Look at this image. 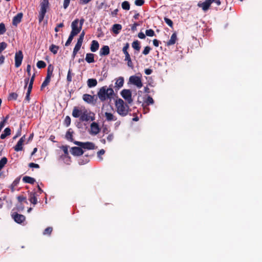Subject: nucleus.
<instances>
[{
	"label": "nucleus",
	"mask_w": 262,
	"mask_h": 262,
	"mask_svg": "<svg viewBox=\"0 0 262 262\" xmlns=\"http://www.w3.org/2000/svg\"><path fill=\"white\" fill-rule=\"evenodd\" d=\"M115 105L116 111L119 115L124 117L128 114L129 111V107L122 99L120 98L116 99Z\"/></svg>",
	"instance_id": "1"
},
{
	"label": "nucleus",
	"mask_w": 262,
	"mask_h": 262,
	"mask_svg": "<svg viewBox=\"0 0 262 262\" xmlns=\"http://www.w3.org/2000/svg\"><path fill=\"white\" fill-rule=\"evenodd\" d=\"M114 94V90L112 88H109L107 86H104L99 89L97 93V96L102 102L105 101L106 100L111 99Z\"/></svg>",
	"instance_id": "2"
},
{
	"label": "nucleus",
	"mask_w": 262,
	"mask_h": 262,
	"mask_svg": "<svg viewBox=\"0 0 262 262\" xmlns=\"http://www.w3.org/2000/svg\"><path fill=\"white\" fill-rule=\"evenodd\" d=\"M40 9L39 12L38 20L41 23L45 16L47 9L49 7V0H41L40 3Z\"/></svg>",
	"instance_id": "3"
},
{
	"label": "nucleus",
	"mask_w": 262,
	"mask_h": 262,
	"mask_svg": "<svg viewBox=\"0 0 262 262\" xmlns=\"http://www.w3.org/2000/svg\"><path fill=\"white\" fill-rule=\"evenodd\" d=\"M95 114L91 111L86 110H83L80 120L81 121H94L95 120Z\"/></svg>",
	"instance_id": "4"
},
{
	"label": "nucleus",
	"mask_w": 262,
	"mask_h": 262,
	"mask_svg": "<svg viewBox=\"0 0 262 262\" xmlns=\"http://www.w3.org/2000/svg\"><path fill=\"white\" fill-rule=\"evenodd\" d=\"M121 94L122 97L127 102L128 104H131L133 102V99L132 98V92L129 90L124 89L123 90Z\"/></svg>",
	"instance_id": "5"
},
{
	"label": "nucleus",
	"mask_w": 262,
	"mask_h": 262,
	"mask_svg": "<svg viewBox=\"0 0 262 262\" xmlns=\"http://www.w3.org/2000/svg\"><path fill=\"white\" fill-rule=\"evenodd\" d=\"M74 143L81 148L87 149H93L95 147L94 144L90 142H81L79 141H74Z\"/></svg>",
	"instance_id": "6"
},
{
	"label": "nucleus",
	"mask_w": 262,
	"mask_h": 262,
	"mask_svg": "<svg viewBox=\"0 0 262 262\" xmlns=\"http://www.w3.org/2000/svg\"><path fill=\"white\" fill-rule=\"evenodd\" d=\"M129 81L133 84L136 85L138 88H141L143 84L141 78L136 76H132L129 78Z\"/></svg>",
	"instance_id": "7"
},
{
	"label": "nucleus",
	"mask_w": 262,
	"mask_h": 262,
	"mask_svg": "<svg viewBox=\"0 0 262 262\" xmlns=\"http://www.w3.org/2000/svg\"><path fill=\"white\" fill-rule=\"evenodd\" d=\"M72 31L71 32L77 35L81 31L82 28L79 25V19H76L71 24Z\"/></svg>",
	"instance_id": "8"
},
{
	"label": "nucleus",
	"mask_w": 262,
	"mask_h": 262,
	"mask_svg": "<svg viewBox=\"0 0 262 262\" xmlns=\"http://www.w3.org/2000/svg\"><path fill=\"white\" fill-rule=\"evenodd\" d=\"M23 59V53L21 51L16 52L15 55V66L18 68L21 64Z\"/></svg>",
	"instance_id": "9"
},
{
	"label": "nucleus",
	"mask_w": 262,
	"mask_h": 262,
	"mask_svg": "<svg viewBox=\"0 0 262 262\" xmlns=\"http://www.w3.org/2000/svg\"><path fill=\"white\" fill-rule=\"evenodd\" d=\"M95 96H92L89 94H85L83 95V100L88 103L93 104L95 103L96 100L94 99Z\"/></svg>",
	"instance_id": "10"
},
{
	"label": "nucleus",
	"mask_w": 262,
	"mask_h": 262,
	"mask_svg": "<svg viewBox=\"0 0 262 262\" xmlns=\"http://www.w3.org/2000/svg\"><path fill=\"white\" fill-rule=\"evenodd\" d=\"M100 132V128L98 124L96 122H93L91 124V134L92 135H96Z\"/></svg>",
	"instance_id": "11"
},
{
	"label": "nucleus",
	"mask_w": 262,
	"mask_h": 262,
	"mask_svg": "<svg viewBox=\"0 0 262 262\" xmlns=\"http://www.w3.org/2000/svg\"><path fill=\"white\" fill-rule=\"evenodd\" d=\"M71 154L75 156H79L83 154V151L81 148L79 147H73L70 150Z\"/></svg>",
	"instance_id": "12"
},
{
	"label": "nucleus",
	"mask_w": 262,
	"mask_h": 262,
	"mask_svg": "<svg viewBox=\"0 0 262 262\" xmlns=\"http://www.w3.org/2000/svg\"><path fill=\"white\" fill-rule=\"evenodd\" d=\"M25 140V136H23L18 141L16 145L14 147L16 151H20L23 149V144Z\"/></svg>",
	"instance_id": "13"
},
{
	"label": "nucleus",
	"mask_w": 262,
	"mask_h": 262,
	"mask_svg": "<svg viewBox=\"0 0 262 262\" xmlns=\"http://www.w3.org/2000/svg\"><path fill=\"white\" fill-rule=\"evenodd\" d=\"M14 221L17 223H21L25 220V216L23 215L15 213L12 215Z\"/></svg>",
	"instance_id": "14"
},
{
	"label": "nucleus",
	"mask_w": 262,
	"mask_h": 262,
	"mask_svg": "<svg viewBox=\"0 0 262 262\" xmlns=\"http://www.w3.org/2000/svg\"><path fill=\"white\" fill-rule=\"evenodd\" d=\"M23 14L22 13H18L13 18L12 24L14 26H17L21 20Z\"/></svg>",
	"instance_id": "15"
},
{
	"label": "nucleus",
	"mask_w": 262,
	"mask_h": 262,
	"mask_svg": "<svg viewBox=\"0 0 262 262\" xmlns=\"http://www.w3.org/2000/svg\"><path fill=\"white\" fill-rule=\"evenodd\" d=\"M210 5H211L209 4V3L207 0L202 3H199L198 4V6L202 8L203 10L204 11H206L207 10H208Z\"/></svg>",
	"instance_id": "16"
},
{
	"label": "nucleus",
	"mask_w": 262,
	"mask_h": 262,
	"mask_svg": "<svg viewBox=\"0 0 262 262\" xmlns=\"http://www.w3.org/2000/svg\"><path fill=\"white\" fill-rule=\"evenodd\" d=\"M106 120L107 121H116L117 118L113 114L108 112H105L104 114Z\"/></svg>",
	"instance_id": "17"
},
{
	"label": "nucleus",
	"mask_w": 262,
	"mask_h": 262,
	"mask_svg": "<svg viewBox=\"0 0 262 262\" xmlns=\"http://www.w3.org/2000/svg\"><path fill=\"white\" fill-rule=\"evenodd\" d=\"M110 53V48L107 46H104L100 51V56H106Z\"/></svg>",
	"instance_id": "18"
},
{
	"label": "nucleus",
	"mask_w": 262,
	"mask_h": 262,
	"mask_svg": "<svg viewBox=\"0 0 262 262\" xmlns=\"http://www.w3.org/2000/svg\"><path fill=\"white\" fill-rule=\"evenodd\" d=\"M82 112L83 110H79L77 107H74L72 112V116L75 118H80Z\"/></svg>",
	"instance_id": "19"
},
{
	"label": "nucleus",
	"mask_w": 262,
	"mask_h": 262,
	"mask_svg": "<svg viewBox=\"0 0 262 262\" xmlns=\"http://www.w3.org/2000/svg\"><path fill=\"white\" fill-rule=\"evenodd\" d=\"M99 47V43L96 40H93L91 45V50L93 52H95L98 50Z\"/></svg>",
	"instance_id": "20"
},
{
	"label": "nucleus",
	"mask_w": 262,
	"mask_h": 262,
	"mask_svg": "<svg viewBox=\"0 0 262 262\" xmlns=\"http://www.w3.org/2000/svg\"><path fill=\"white\" fill-rule=\"evenodd\" d=\"M29 201L33 204H36L37 202L36 194L35 192H31L29 195Z\"/></svg>",
	"instance_id": "21"
},
{
	"label": "nucleus",
	"mask_w": 262,
	"mask_h": 262,
	"mask_svg": "<svg viewBox=\"0 0 262 262\" xmlns=\"http://www.w3.org/2000/svg\"><path fill=\"white\" fill-rule=\"evenodd\" d=\"M122 29V26L120 24H114L112 27V31L116 34H118Z\"/></svg>",
	"instance_id": "22"
},
{
	"label": "nucleus",
	"mask_w": 262,
	"mask_h": 262,
	"mask_svg": "<svg viewBox=\"0 0 262 262\" xmlns=\"http://www.w3.org/2000/svg\"><path fill=\"white\" fill-rule=\"evenodd\" d=\"M23 181L25 183H29V184H34V182H35V180L34 178L29 177V176L24 177L23 178Z\"/></svg>",
	"instance_id": "23"
},
{
	"label": "nucleus",
	"mask_w": 262,
	"mask_h": 262,
	"mask_svg": "<svg viewBox=\"0 0 262 262\" xmlns=\"http://www.w3.org/2000/svg\"><path fill=\"white\" fill-rule=\"evenodd\" d=\"M176 40H177V34L176 33H174L171 36L170 39L167 42V45L168 46L174 45L176 43Z\"/></svg>",
	"instance_id": "24"
},
{
	"label": "nucleus",
	"mask_w": 262,
	"mask_h": 262,
	"mask_svg": "<svg viewBox=\"0 0 262 262\" xmlns=\"http://www.w3.org/2000/svg\"><path fill=\"white\" fill-rule=\"evenodd\" d=\"M85 60L89 63L94 62L95 61L94 54L92 53L86 54Z\"/></svg>",
	"instance_id": "25"
},
{
	"label": "nucleus",
	"mask_w": 262,
	"mask_h": 262,
	"mask_svg": "<svg viewBox=\"0 0 262 262\" xmlns=\"http://www.w3.org/2000/svg\"><path fill=\"white\" fill-rule=\"evenodd\" d=\"M87 84L89 88H92L96 86L97 81L96 79H89L87 81Z\"/></svg>",
	"instance_id": "26"
},
{
	"label": "nucleus",
	"mask_w": 262,
	"mask_h": 262,
	"mask_svg": "<svg viewBox=\"0 0 262 262\" xmlns=\"http://www.w3.org/2000/svg\"><path fill=\"white\" fill-rule=\"evenodd\" d=\"M27 72L28 75V77L25 79V88H26L29 81V77L31 75V66L28 64L27 67Z\"/></svg>",
	"instance_id": "27"
},
{
	"label": "nucleus",
	"mask_w": 262,
	"mask_h": 262,
	"mask_svg": "<svg viewBox=\"0 0 262 262\" xmlns=\"http://www.w3.org/2000/svg\"><path fill=\"white\" fill-rule=\"evenodd\" d=\"M11 134V129L9 127H7L4 130V133L2 134L1 136L2 139H4L7 136L10 135Z\"/></svg>",
	"instance_id": "28"
},
{
	"label": "nucleus",
	"mask_w": 262,
	"mask_h": 262,
	"mask_svg": "<svg viewBox=\"0 0 262 262\" xmlns=\"http://www.w3.org/2000/svg\"><path fill=\"white\" fill-rule=\"evenodd\" d=\"M59 49V47L55 45H51L49 48L50 51L53 53L54 54H56L57 53L58 50Z\"/></svg>",
	"instance_id": "29"
},
{
	"label": "nucleus",
	"mask_w": 262,
	"mask_h": 262,
	"mask_svg": "<svg viewBox=\"0 0 262 262\" xmlns=\"http://www.w3.org/2000/svg\"><path fill=\"white\" fill-rule=\"evenodd\" d=\"M76 35L75 33L71 32V33L69 36V38L65 43V46H69L71 44V43L73 39V37Z\"/></svg>",
	"instance_id": "30"
},
{
	"label": "nucleus",
	"mask_w": 262,
	"mask_h": 262,
	"mask_svg": "<svg viewBox=\"0 0 262 262\" xmlns=\"http://www.w3.org/2000/svg\"><path fill=\"white\" fill-rule=\"evenodd\" d=\"M51 77L46 76L44 81L42 82L41 85V90H42L44 88L48 85L50 81Z\"/></svg>",
	"instance_id": "31"
},
{
	"label": "nucleus",
	"mask_w": 262,
	"mask_h": 262,
	"mask_svg": "<svg viewBox=\"0 0 262 262\" xmlns=\"http://www.w3.org/2000/svg\"><path fill=\"white\" fill-rule=\"evenodd\" d=\"M132 47L138 51L140 50V42L138 40H135L132 43Z\"/></svg>",
	"instance_id": "32"
},
{
	"label": "nucleus",
	"mask_w": 262,
	"mask_h": 262,
	"mask_svg": "<svg viewBox=\"0 0 262 262\" xmlns=\"http://www.w3.org/2000/svg\"><path fill=\"white\" fill-rule=\"evenodd\" d=\"M123 83H124V79L123 77H119L116 81V85L118 86V87H122L123 85Z\"/></svg>",
	"instance_id": "33"
},
{
	"label": "nucleus",
	"mask_w": 262,
	"mask_h": 262,
	"mask_svg": "<svg viewBox=\"0 0 262 262\" xmlns=\"http://www.w3.org/2000/svg\"><path fill=\"white\" fill-rule=\"evenodd\" d=\"M66 138L67 140L70 141H73V132L71 131V129H69L66 135Z\"/></svg>",
	"instance_id": "34"
},
{
	"label": "nucleus",
	"mask_w": 262,
	"mask_h": 262,
	"mask_svg": "<svg viewBox=\"0 0 262 262\" xmlns=\"http://www.w3.org/2000/svg\"><path fill=\"white\" fill-rule=\"evenodd\" d=\"M7 159L6 157H3L0 160V171L4 167V166L7 163Z\"/></svg>",
	"instance_id": "35"
},
{
	"label": "nucleus",
	"mask_w": 262,
	"mask_h": 262,
	"mask_svg": "<svg viewBox=\"0 0 262 262\" xmlns=\"http://www.w3.org/2000/svg\"><path fill=\"white\" fill-rule=\"evenodd\" d=\"M73 75H74V74L72 73V70L71 69H69L68 72L67 77V80L68 82H71L72 81V76Z\"/></svg>",
	"instance_id": "36"
},
{
	"label": "nucleus",
	"mask_w": 262,
	"mask_h": 262,
	"mask_svg": "<svg viewBox=\"0 0 262 262\" xmlns=\"http://www.w3.org/2000/svg\"><path fill=\"white\" fill-rule=\"evenodd\" d=\"M122 8L125 10H129L130 9L129 3L127 1H124L122 3Z\"/></svg>",
	"instance_id": "37"
},
{
	"label": "nucleus",
	"mask_w": 262,
	"mask_h": 262,
	"mask_svg": "<svg viewBox=\"0 0 262 262\" xmlns=\"http://www.w3.org/2000/svg\"><path fill=\"white\" fill-rule=\"evenodd\" d=\"M53 66H52L51 64L48 66L47 76H49L50 77H51L53 71Z\"/></svg>",
	"instance_id": "38"
},
{
	"label": "nucleus",
	"mask_w": 262,
	"mask_h": 262,
	"mask_svg": "<svg viewBox=\"0 0 262 262\" xmlns=\"http://www.w3.org/2000/svg\"><path fill=\"white\" fill-rule=\"evenodd\" d=\"M37 67L39 69L44 68L46 66V63L42 60H39L37 62Z\"/></svg>",
	"instance_id": "39"
},
{
	"label": "nucleus",
	"mask_w": 262,
	"mask_h": 262,
	"mask_svg": "<svg viewBox=\"0 0 262 262\" xmlns=\"http://www.w3.org/2000/svg\"><path fill=\"white\" fill-rule=\"evenodd\" d=\"M6 31L5 25L4 23H2L0 24V35L4 34Z\"/></svg>",
	"instance_id": "40"
},
{
	"label": "nucleus",
	"mask_w": 262,
	"mask_h": 262,
	"mask_svg": "<svg viewBox=\"0 0 262 262\" xmlns=\"http://www.w3.org/2000/svg\"><path fill=\"white\" fill-rule=\"evenodd\" d=\"M53 230V228L52 227H49L47 228L43 231V235H50Z\"/></svg>",
	"instance_id": "41"
},
{
	"label": "nucleus",
	"mask_w": 262,
	"mask_h": 262,
	"mask_svg": "<svg viewBox=\"0 0 262 262\" xmlns=\"http://www.w3.org/2000/svg\"><path fill=\"white\" fill-rule=\"evenodd\" d=\"M145 34L147 36L152 37L155 35V32L152 29L146 30Z\"/></svg>",
	"instance_id": "42"
},
{
	"label": "nucleus",
	"mask_w": 262,
	"mask_h": 262,
	"mask_svg": "<svg viewBox=\"0 0 262 262\" xmlns=\"http://www.w3.org/2000/svg\"><path fill=\"white\" fill-rule=\"evenodd\" d=\"M7 47V44L5 42H0V53L2 52Z\"/></svg>",
	"instance_id": "43"
},
{
	"label": "nucleus",
	"mask_w": 262,
	"mask_h": 262,
	"mask_svg": "<svg viewBox=\"0 0 262 262\" xmlns=\"http://www.w3.org/2000/svg\"><path fill=\"white\" fill-rule=\"evenodd\" d=\"M154 102V101L153 100V99L150 97V96H148L147 99H146V100L145 101V103H146V104L147 105H149V104H152Z\"/></svg>",
	"instance_id": "44"
},
{
	"label": "nucleus",
	"mask_w": 262,
	"mask_h": 262,
	"mask_svg": "<svg viewBox=\"0 0 262 262\" xmlns=\"http://www.w3.org/2000/svg\"><path fill=\"white\" fill-rule=\"evenodd\" d=\"M164 20H165V22L170 27H172V25H173V23H172V21L168 18H166V17H165L164 18Z\"/></svg>",
	"instance_id": "45"
},
{
	"label": "nucleus",
	"mask_w": 262,
	"mask_h": 262,
	"mask_svg": "<svg viewBox=\"0 0 262 262\" xmlns=\"http://www.w3.org/2000/svg\"><path fill=\"white\" fill-rule=\"evenodd\" d=\"M150 50H151V49H150V48L149 47L146 46V47H145L144 48V49L142 53L144 55H147L149 53Z\"/></svg>",
	"instance_id": "46"
},
{
	"label": "nucleus",
	"mask_w": 262,
	"mask_h": 262,
	"mask_svg": "<svg viewBox=\"0 0 262 262\" xmlns=\"http://www.w3.org/2000/svg\"><path fill=\"white\" fill-rule=\"evenodd\" d=\"M82 43L77 41L74 48V50L78 52L82 46Z\"/></svg>",
	"instance_id": "47"
},
{
	"label": "nucleus",
	"mask_w": 262,
	"mask_h": 262,
	"mask_svg": "<svg viewBox=\"0 0 262 262\" xmlns=\"http://www.w3.org/2000/svg\"><path fill=\"white\" fill-rule=\"evenodd\" d=\"M84 34H85L84 32L82 31V33L80 34L79 38L78 39V40H77L78 42H81V43L83 42Z\"/></svg>",
	"instance_id": "48"
},
{
	"label": "nucleus",
	"mask_w": 262,
	"mask_h": 262,
	"mask_svg": "<svg viewBox=\"0 0 262 262\" xmlns=\"http://www.w3.org/2000/svg\"><path fill=\"white\" fill-rule=\"evenodd\" d=\"M64 123L67 126L70 125L71 123V118L69 116H67L64 119Z\"/></svg>",
	"instance_id": "49"
},
{
	"label": "nucleus",
	"mask_w": 262,
	"mask_h": 262,
	"mask_svg": "<svg viewBox=\"0 0 262 262\" xmlns=\"http://www.w3.org/2000/svg\"><path fill=\"white\" fill-rule=\"evenodd\" d=\"M144 3V0H136L135 2V5L139 6L143 5Z\"/></svg>",
	"instance_id": "50"
},
{
	"label": "nucleus",
	"mask_w": 262,
	"mask_h": 262,
	"mask_svg": "<svg viewBox=\"0 0 262 262\" xmlns=\"http://www.w3.org/2000/svg\"><path fill=\"white\" fill-rule=\"evenodd\" d=\"M8 118V117L7 116L6 118L3 120V121L0 122V128L2 129L4 127L5 124V122H6Z\"/></svg>",
	"instance_id": "51"
},
{
	"label": "nucleus",
	"mask_w": 262,
	"mask_h": 262,
	"mask_svg": "<svg viewBox=\"0 0 262 262\" xmlns=\"http://www.w3.org/2000/svg\"><path fill=\"white\" fill-rule=\"evenodd\" d=\"M29 166L30 167L36 168H38L39 167V166L38 164H35V163H29Z\"/></svg>",
	"instance_id": "52"
},
{
	"label": "nucleus",
	"mask_w": 262,
	"mask_h": 262,
	"mask_svg": "<svg viewBox=\"0 0 262 262\" xmlns=\"http://www.w3.org/2000/svg\"><path fill=\"white\" fill-rule=\"evenodd\" d=\"M17 198L19 202H22L26 200V198L23 195L18 196Z\"/></svg>",
	"instance_id": "53"
},
{
	"label": "nucleus",
	"mask_w": 262,
	"mask_h": 262,
	"mask_svg": "<svg viewBox=\"0 0 262 262\" xmlns=\"http://www.w3.org/2000/svg\"><path fill=\"white\" fill-rule=\"evenodd\" d=\"M129 47V43H126L124 45V46L123 47V48L122 49L123 52H127V50L128 49Z\"/></svg>",
	"instance_id": "54"
},
{
	"label": "nucleus",
	"mask_w": 262,
	"mask_h": 262,
	"mask_svg": "<svg viewBox=\"0 0 262 262\" xmlns=\"http://www.w3.org/2000/svg\"><path fill=\"white\" fill-rule=\"evenodd\" d=\"M19 179H15L13 182L12 183V186L13 187H15L16 186H17V185L19 183Z\"/></svg>",
	"instance_id": "55"
},
{
	"label": "nucleus",
	"mask_w": 262,
	"mask_h": 262,
	"mask_svg": "<svg viewBox=\"0 0 262 262\" xmlns=\"http://www.w3.org/2000/svg\"><path fill=\"white\" fill-rule=\"evenodd\" d=\"M92 0H79V3L81 5H85L91 2Z\"/></svg>",
	"instance_id": "56"
},
{
	"label": "nucleus",
	"mask_w": 262,
	"mask_h": 262,
	"mask_svg": "<svg viewBox=\"0 0 262 262\" xmlns=\"http://www.w3.org/2000/svg\"><path fill=\"white\" fill-rule=\"evenodd\" d=\"M138 36L140 39L145 38V35L142 32L138 33Z\"/></svg>",
	"instance_id": "57"
},
{
	"label": "nucleus",
	"mask_w": 262,
	"mask_h": 262,
	"mask_svg": "<svg viewBox=\"0 0 262 262\" xmlns=\"http://www.w3.org/2000/svg\"><path fill=\"white\" fill-rule=\"evenodd\" d=\"M125 61H127V66L129 67H130L132 68H133V63H132V61L131 60V58L129 59H127Z\"/></svg>",
	"instance_id": "58"
},
{
	"label": "nucleus",
	"mask_w": 262,
	"mask_h": 262,
	"mask_svg": "<svg viewBox=\"0 0 262 262\" xmlns=\"http://www.w3.org/2000/svg\"><path fill=\"white\" fill-rule=\"evenodd\" d=\"M152 72V70H151L150 69H146L145 70V74H146L147 75L151 74Z\"/></svg>",
	"instance_id": "59"
},
{
	"label": "nucleus",
	"mask_w": 262,
	"mask_h": 262,
	"mask_svg": "<svg viewBox=\"0 0 262 262\" xmlns=\"http://www.w3.org/2000/svg\"><path fill=\"white\" fill-rule=\"evenodd\" d=\"M113 138H114L113 135L110 134L107 136V140H108V141L111 142L113 140Z\"/></svg>",
	"instance_id": "60"
},
{
	"label": "nucleus",
	"mask_w": 262,
	"mask_h": 262,
	"mask_svg": "<svg viewBox=\"0 0 262 262\" xmlns=\"http://www.w3.org/2000/svg\"><path fill=\"white\" fill-rule=\"evenodd\" d=\"M123 53L125 54V60L130 58V55H129L128 51L123 52Z\"/></svg>",
	"instance_id": "61"
},
{
	"label": "nucleus",
	"mask_w": 262,
	"mask_h": 262,
	"mask_svg": "<svg viewBox=\"0 0 262 262\" xmlns=\"http://www.w3.org/2000/svg\"><path fill=\"white\" fill-rule=\"evenodd\" d=\"M104 153H105V150L104 149H101L97 153L98 156L99 157H100L101 155H103Z\"/></svg>",
	"instance_id": "62"
},
{
	"label": "nucleus",
	"mask_w": 262,
	"mask_h": 262,
	"mask_svg": "<svg viewBox=\"0 0 262 262\" xmlns=\"http://www.w3.org/2000/svg\"><path fill=\"white\" fill-rule=\"evenodd\" d=\"M118 12V9H116L114 10L111 13L112 16H115L117 14Z\"/></svg>",
	"instance_id": "63"
},
{
	"label": "nucleus",
	"mask_w": 262,
	"mask_h": 262,
	"mask_svg": "<svg viewBox=\"0 0 262 262\" xmlns=\"http://www.w3.org/2000/svg\"><path fill=\"white\" fill-rule=\"evenodd\" d=\"M62 149L65 154H67L68 153V148L67 146H62Z\"/></svg>",
	"instance_id": "64"
}]
</instances>
